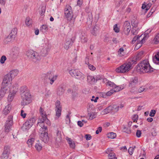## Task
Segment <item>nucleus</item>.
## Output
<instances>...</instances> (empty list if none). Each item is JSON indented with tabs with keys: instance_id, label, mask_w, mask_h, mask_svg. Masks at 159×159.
Returning a JSON list of instances; mask_svg holds the SVG:
<instances>
[{
	"instance_id": "f257e3e1",
	"label": "nucleus",
	"mask_w": 159,
	"mask_h": 159,
	"mask_svg": "<svg viewBox=\"0 0 159 159\" xmlns=\"http://www.w3.org/2000/svg\"><path fill=\"white\" fill-rule=\"evenodd\" d=\"M136 60L130 59L119 67L116 68V71L117 73H124L127 72L132 68V66L136 64Z\"/></svg>"
},
{
	"instance_id": "f03ea898",
	"label": "nucleus",
	"mask_w": 159,
	"mask_h": 159,
	"mask_svg": "<svg viewBox=\"0 0 159 159\" xmlns=\"http://www.w3.org/2000/svg\"><path fill=\"white\" fill-rule=\"evenodd\" d=\"M137 71L142 73H150L153 71L154 69L150 65L148 60H143L137 66Z\"/></svg>"
},
{
	"instance_id": "7ed1b4c3",
	"label": "nucleus",
	"mask_w": 159,
	"mask_h": 159,
	"mask_svg": "<svg viewBox=\"0 0 159 159\" xmlns=\"http://www.w3.org/2000/svg\"><path fill=\"white\" fill-rule=\"evenodd\" d=\"M12 79L7 75L4 78L2 84L1 92L3 93L2 97L9 89V87L11 85Z\"/></svg>"
},
{
	"instance_id": "20e7f679",
	"label": "nucleus",
	"mask_w": 159,
	"mask_h": 159,
	"mask_svg": "<svg viewBox=\"0 0 159 159\" xmlns=\"http://www.w3.org/2000/svg\"><path fill=\"white\" fill-rule=\"evenodd\" d=\"M26 55L28 59L34 62L39 61L41 59V57L36 52L29 50L26 52Z\"/></svg>"
},
{
	"instance_id": "39448f33",
	"label": "nucleus",
	"mask_w": 159,
	"mask_h": 159,
	"mask_svg": "<svg viewBox=\"0 0 159 159\" xmlns=\"http://www.w3.org/2000/svg\"><path fill=\"white\" fill-rule=\"evenodd\" d=\"M21 96L22 99L21 102L22 105H27L31 102V96L29 92L24 94H22Z\"/></svg>"
},
{
	"instance_id": "423d86ee",
	"label": "nucleus",
	"mask_w": 159,
	"mask_h": 159,
	"mask_svg": "<svg viewBox=\"0 0 159 159\" xmlns=\"http://www.w3.org/2000/svg\"><path fill=\"white\" fill-rule=\"evenodd\" d=\"M13 124V117L11 116H9L4 125L5 132L7 133L9 132Z\"/></svg>"
},
{
	"instance_id": "0eeeda50",
	"label": "nucleus",
	"mask_w": 159,
	"mask_h": 159,
	"mask_svg": "<svg viewBox=\"0 0 159 159\" xmlns=\"http://www.w3.org/2000/svg\"><path fill=\"white\" fill-rule=\"evenodd\" d=\"M65 15L68 20H72L73 18V11L71 7L69 5L66 6L65 9Z\"/></svg>"
},
{
	"instance_id": "6e6552de",
	"label": "nucleus",
	"mask_w": 159,
	"mask_h": 159,
	"mask_svg": "<svg viewBox=\"0 0 159 159\" xmlns=\"http://www.w3.org/2000/svg\"><path fill=\"white\" fill-rule=\"evenodd\" d=\"M36 118L31 117L29 118L26 122L23 124L22 128L23 130H27L29 129L35 122Z\"/></svg>"
},
{
	"instance_id": "1a4fd4ad",
	"label": "nucleus",
	"mask_w": 159,
	"mask_h": 159,
	"mask_svg": "<svg viewBox=\"0 0 159 159\" xmlns=\"http://www.w3.org/2000/svg\"><path fill=\"white\" fill-rule=\"evenodd\" d=\"M56 111L55 119H58L61 116V106L60 105V102L59 101H57L55 104Z\"/></svg>"
},
{
	"instance_id": "9d476101",
	"label": "nucleus",
	"mask_w": 159,
	"mask_h": 159,
	"mask_svg": "<svg viewBox=\"0 0 159 159\" xmlns=\"http://www.w3.org/2000/svg\"><path fill=\"white\" fill-rule=\"evenodd\" d=\"M39 111L41 115V117L39 118L38 120H40L42 121H45V123L48 125H50L51 124L50 122L48 119L47 115H46L45 112L44 111L43 109L42 108V107H41Z\"/></svg>"
},
{
	"instance_id": "9b49d317",
	"label": "nucleus",
	"mask_w": 159,
	"mask_h": 159,
	"mask_svg": "<svg viewBox=\"0 0 159 159\" xmlns=\"http://www.w3.org/2000/svg\"><path fill=\"white\" fill-rule=\"evenodd\" d=\"M45 121H42L40 120H38L37 125L41 127L39 129V133L40 134L42 133L47 132L48 129L47 127L45 125Z\"/></svg>"
},
{
	"instance_id": "f8f14e48",
	"label": "nucleus",
	"mask_w": 159,
	"mask_h": 159,
	"mask_svg": "<svg viewBox=\"0 0 159 159\" xmlns=\"http://www.w3.org/2000/svg\"><path fill=\"white\" fill-rule=\"evenodd\" d=\"M131 29V25L129 22L125 21L123 25V32L126 35H128Z\"/></svg>"
},
{
	"instance_id": "ddd939ff",
	"label": "nucleus",
	"mask_w": 159,
	"mask_h": 159,
	"mask_svg": "<svg viewBox=\"0 0 159 159\" xmlns=\"http://www.w3.org/2000/svg\"><path fill=\"white\" fill-rule=\"evenodd\" d=\"M10 153V149L9 146H5L4 147V151L2 155V159H7Z\"/></svg>"
},
{
	"instance_id": "4468645a",
	"label": "nucleus",
	"mask_w": 159,
	"mask_h": 159,
	"mask_svg": "<svg viewBox=\"0 0 159 159\" xmlns=\"http://www.w3.org/2000/svg\"><path fill=\"white\" fill-rule=\"evenodd\" d=\"M41 140L45 143L48 142L49 141V138L47 132H45L41 133L40 135Z\"/></svg>"
},
{
	"instance_id": "2eb2a0df",
	"label": "nucleus",
	"mask_w": 159,
	"mask_h": 159,
	"mask_svg": "<svg viewBox=\"0 0 159 159\" xmlns=\"http://www.w3.org/2000/svg\"><path fill=\"white\" fill-rule=\"evenodd\" d=\"M17 89H15L10 92L7 98V100L9 102H11L17 92Z\"/></svg>"
},
{
	"instance_id": "dca6fc26",
	"label": "nucleus",
	"mask_w": 159,
	"mask_h": 159,
	"mask_svg": "<svg viewBox=\"0 0 159 159\" xmlns=\"http://www.w3.org/2000/svg\"><path fill=\"white\" fill-rule=\"evenodd\" d=\"M34 137L35 136L34 134L33 135H31L29 137V138L27 142V143L29 147L31 148L32 146V145L34 141Z\"/></svg>"
},
{
	"instance_id": "f3484780",
	"label": "nucleus",
	"mask_w": 159,
	"mask_h": 159,
	"mask_svg": "<svg viewBox=\"0 0 159 159\" xmlns=\"http://www.w3.org/2000/svg\"><path fill=\"white\" fill-rule=\"evenodd\" d=\"M18 71L17 70H13L11 71L8 74H7L12 79L16 76L18 73Z\"/></svg>"
},
{
	"instance_id": "a211bd4d",
	"label": "nucleus",
	"mask_w": 159,
	"mask_h": 159,
	"mask_svg": "<svg viewBox=\"0 0 159 159\" xmlns=\"http://www.w3.org/2000/svg\"><path fill=\"white\" fill-rule=\"evenodd\" d=\"M73 43V41L71 39L66 40L64 45V48L66 50L68 49L72 46Z\"/></svg>"
},
{
	"instance_id": "6ab92c4d",
	"label": "nucleus",
	"mask_w": 159,
	"mask_h": 159,
	"mask_svg": "<svg viewBox=\"0 0 159 159\" xmlns=\"http://www.w3.org/2000/svg\"><path fill=\"white\" fill-rule=\"evenodd\" d=\"M11 107V106L10 104H8L3 109L2 111L3 114L5 115H7L10 112Z\"/></svg>"
},
{
	"instance_id": "aec40b11",
	"label": "nucleus",
	"mask_w": 159,
	"mask_h": 159,
	"mask_svg": "<svg viewBox=\"0 0 159 159\" xmlns=\"http://www.w3.org/2000/svg\"><path fill=\"white\" fill-rule=\"evenodd\" d=\"M106 153L109 154V159H116L117 158L115 157V154L112 152L110 149L108 148L107 150L106 151Z\"/></svg>"
},
{
	"instance_id": "412c9836",
	"label": "nucleus",
	"mask_w": 159,
	"mask_h": 159,
	"mask_svg": "<svg viewBox=\"0 0 159 159\" xmlns=\"http://www.w3.org/2000/svg\"><path fill=\"white\" fill-rule=\"evenodd\" d=\"M75 78L79 80H84L85 78V76L83 73L78 70L76 76L75 77Z\"/></svg>"
},
{
	"instance_id": "4be33fe9",
	"label": "nucleus",
	"mask_w": 159,
	"mask_h": 159,
	"mask_svg": "<svg viewBox=\"0 0 159 159\" xmlns=\"http://www.w3.org/2000/svg\"><path fill=\"white\" fill-rule=\"evenodd\" d=\"M55 140L56 143H58L61 142V132L57 131L56 136L55 138Z\"/></svg>"
},
{
	"instance_id": "5701e85b",
	"label": "nucleus",
	"mask_w": 159,
	"mask_h": 159,
	"mask_svg": "<svg viewBox=\"0 0 159 159\" xmlns=\"http://www.w3.org/2000/svg\"><path fill=\"white\" fill-rule=\"evenodd\" d=\"M87 79L88 82L91 84H93L96 82L94 77L92 76L88 75Z\"/></svg>"
},
{
	"instance_id": "b1692460",
	"label": "nucleus",
	"mask_w": 159,
	"mask_h": 159,
	"mask_svg": "<svg viewBox=\"0 0 159 159\" xmlns=\"http://www.w3.org/2000/svg\"><path fill=\"white\" fill-rule=\"evenodd\" d=\"M151 31V30L149 29L145 31V33L144 34V37L141 40V43H143L145 40L147 39L149 37L148 33H150Z\"/></svg>"
},
{
	"instance_id": "393cba45",
	"label": "nucleus",
	"mask_w": 159,
	"mask_h": 159,
	"mask_svg": "<svg viewBox=\"0 0 159 159\" xmlns=\"http://www.w3.org/2000/svg\"><path fill=\"white\" fill-rule=\"evenodd\" d=\"M138 82V79L136 77H135L131 79L130 81L129 86H133L137 84Z\"/></svg>"
},
{
	"instance_id": "a878e982",
	"label": "nucleus",
	"mask_w": 159,
	"mask_h": 159,
	"mask_svg": "<svg viewBox=\"0 0 159 159\" xmlns=\"http://www.w3.org/2000/svg\"><path fill=\"white\" fill-rule=\"evenodd\" d=\"M78 70L77 69H71L69 70V73L72 77H75Z\"/></svg>"
},
{
	"instance_id": "bb28decb",
	"label": "nucleus",
	"mask_w": 159,
	"mask_h": 159,
	"mask_svg": "<svg viewBox=\"0 0 159 159\" xmlns=\"http://www.w3.org/2000/svg\"><path fill=\"white\" fill-rule=\"evenodd\" d=\"M19 49L17 47H15L12 49V54L14 56L18 55L19 53Z\"/></svg>"
},
{
	"instance_id": "cd10ccee",
	"label": "nucleus",
	"mask_w": 159,
	"mask_h": 159,
	"mask_svg": "<svg viewBox=\"0 0 159 159\" xmlns=\"http://www.w3.org/2000/svg\"><path fill=\"white\" fill-rule=\"evenodd\" d=\"M112 110L113 107L112 106H110L104 109L102 112H103L104 114H105L111 112Z\"/></svg>"
},
{
	"instance_id": "c85d7f7f",
	"label": "nucleus",
	"mask_w": 159,
	"mask_h": 159,
	"mask_svg": "<svg viewBox=\"0 0 159 159\" xmlns=\"http://www.w3.org/2000/svg\"><path fill=\"white\" fill-rule=\"evenodd\" d=\"M153 61L155 63L159 64V52H157L153 57Z\"/></svg>"
},
{
	"instance_id": "c756f323",
	"label": "nucleus",
	"mask_w": 159,
	"mask_h": 159,
	"mask_svg": "<svg viewBox=\"0 0 159 159\" xmlns=\"http://www.w3.org/2000/svg\"><path fill=\"white\" fill-rule=\"evenodd\" d=\"M14 38L11 35L9 34L5 39V42L7 43L10 42L12 41Z\"/></svg>"
},
{
	"instance_id": "7c9ffc66",
	"label": "nucleus",
	"mask_w": 159,
	"mask_h": 159,
	"mask_svg": "<svg viewBox=\"0 0 159 159\" xmlns=\"http://www.w3.org/2000/svg\"><path fill=\"white\" fill-rule=\"evenodd\" d=\"M66 139L68 142L70 147L72 148H74L75 147V143L72 141L71 139L70 138L67 137Z\"/></svg>"
},
{
	"instance_id": "2f4dec72",
	"label": "nucleus",
	"mask_w": 159,
	"mask_h": 159,
	"mask_svg": "<svg viewBox=\"0 0 159 159\" xmlns=\"http://www.w3.org/2000/svg\"><path fill=\"white\" fill-rule=\"evenodd\" d=\"M17 29L16 28H15L12 29L9 34H10L14 38H15L17 34Z\"/></svg>"
},
{
	"instance_id": "473e14b6",
	"label": "nucleus",
	"mask_w": 159,
	"mask_h": 159,
	"mask_svg": "<svg viewBox=\"0 0 159 159\" xmlns=\"http://www.w3.org/2000/svg\"><path fill=\"white\" fill-rule=\"evenodd\" d=\"M27 88L25 86H23L20 87V94L21 95L22 94H24L28 91L27 90Z\"/></svg>"
},
{
	"instance_id": "72a5a7b5",
	"label": "nucleus",
	"mask_w": 159,
	"mask_h": 159,
	"mask_svg": "<svg viewBox=\"0 0 159 159\" xmlns=\"http://www.w3.org/2000/svg\"><path fill=\"white\" fill-rule=\"evenodd\" d=\"M143 51H141L138 53L136 58H132V59H135L136 61L137 60H140L141 58L143 57Z\"/></svg>"
},
{
	"instance_id": "f704fd0d",
	"label": "nucleus",
	"mask_w": 159,
	"mask_h": 159,
	"mask_svg": "<svg viewBox=\"0 0 159 159\" xmlns=\"http://www.w3.org/2000/svg\"><path fill=\"white\" fill-rule=\"evenodd\" d=\"M131 23L133 27L136 28L138 26V20L136 19H134L131 21Z\"/></svg>"
},
{
	"instance_id": "c9c22d12",
	"label": "nucleus",
	"mask_w": 159,
	"mask_h": 159,
	"mask_svg": "<svg viewBox=\"0 0 159 159\" xmlns=\"http://www.w3.org/2000/svg\"><path fill=\"white\" fill-rule=\"evenodd\" d=\"M57 75H55L51 79H49L50 80V83L51 84H52L55 81L57 80Z\"/></svg>"
},
{
	"instance_id": "e433bc0d",
	"label": "nucleus",
	"mask_w": 159,
	"mask_h": 159,
	"mask_svg": "<svg viewBox=\"0 0 159 159\" xmlns=\"http://www.w3.org/2000/svg\"><path fill=\"white\" fill-rule=\"evenodd\" d=\"M123 89L124 87L123 86H122L121 87L119 86H117L116 85V87L113 88V90H114V92H119L120 90H121L122 89Z\"/></svg>"
},
{
	"instance_id": "4c0bfd02",
	"label": "nucleus",
	"mask_w": 159,
	"mask_h": 159,
	"mask_svg": "<svg viewBox=\"0 0 159 159\" xmlns=\"http://www.w3.org/2000/svg\"><path fill=\"white\" fill-rule=\"evenodd\" d=\"M35 148L37 151H40L42 149V147L39 143L38 142L35 144Z\"/></svg>"
},
{
	"instance_id": "58836bf2",
	"label": "nucleus",
	"mask_w": 159,
	"mask_h": 159,
	"mask_svg": "<svg viewBox=\"0 0 159 159\" xmlns=\"http://www.w3.org/2000/svg\"><path fill=\"white\" fill-rule=\"evenodd\" d=\"M25 24L27 26H30L32 23V20L30 18L27 17L25 20Z\"/></svg>"
},
{
	"instance_id": "ea45409f",
	"label": "nucleus",
	"mask_w": 159,
	"mask_h": 159,
	"mask_svg": "<svg viewBox=\"0 0 159 159\" xmlns=\"http://www.w3.org/2000/svg\"><path fill=\"white\" fill-rule=\"evenodd\" d=\"M116 134L113 132H111L108 134V137L110 139H113L116 137Z\"/></svg>"
},
{
	"instance_id": "a19ab883",
	"label": "nucleus",
	"mask_w": 159,
	"mask_h": 159,
	"mask_svg": "<svg viewBox=\"0 0 159 159\" xmlns=\"http://www.w3.org/2000/svg\"><path fill=\"white\" fill-rule=\"evenodd\" d=\"M98 33V31L97 28L94 27L93 30L91 31L92 34L94 36H96L97 34Z\"/></svg>"
},
{
	"instance_id": "79ce46f5",
	"label": "nucleus",
	"mask_w": 159,
	"mask_h": 159,
	"mask_svg": "<svg viewBox=\"0 0 159 159\" xmlns=\"http://www.w3.org/2000/svg\"><path fill=\"white\" fill-rule=\"evenodd\" d=\"M124 49L122 48H120L118 51V54L119 56L121 57L124 55Z\"/></svg>"
},
{
	"instance_id": "37998d69",
	"label": "nucleus",
	"mask_w": 159,
	"mask_h": 159,
	"mask_svg": "<svg viewBox=\"0 0 159 159\" xmlns=\"http://www.w3.org/2000/svg\"><path fill=\"white\" fill-rule=\"evenodd\" d=\"M107 85L113 88L116 87V84H115L113 82L111 81H108L107 82Z\"/></svg>"
},
{
	"instance_id": "c03bdc74",
	"label": "nucleus",
	"mask_w": 159,
	"mask_h": 159,
	"mask_svg": "<svg viewBox=\"0 0 159 159\" xmlns=\"http://www.w3.org/2000/svg\"><path fill=\"white\" fill-rule=\"evenodd\" d=\"M48 29V26L46 25H43L42 26L41 30L42 31H47Z\"/></svg>"
},
{
	"instance_id": "a18cd8bd",
	"label": "nucleus",
	"mask_w": 159,
	"mask_h": 159,
	"mask_svg": "<svg viewBox=\"0 0 159 159\" xmlns=\"http://www.w3.org/2000/svg\"><path fill=\"white\" fill-rule=\"evenodd\" d=\"M54 75L53 72L51 71L48 72L47 74V77L49 80L51 79Z\"/></svg>"
},
{
	"instance_id": "49530a36",
	"label": "nucleus",
	"mask_w": 159,
	"mask_h": 159,
	"mask_svg": "<svg viewBox=\"0 0 159 159\" xmlns=\"http://www.w3.org/2000/svg\"><path fill=\"white\" fill-rule=\"evenodd\" d=\"M135 148V146H134V147H130L128 149V152L130 155H132L133 154V152Z\"/></svg>"
},
{
	"instance_id": "de8ad7c7",
	"label": "nucleus",
	"mask_w": 159,
	"mask_h": 159,
	"mask_svg": "<svg viewBox=\"0 0 159 159\" xmlns=\"http://www.w3.org/2000/svg\"><path fill=\"white\" fill-rule=\"evenodd\" d=\"M142 35H141L140 36L139 35L135 36L133 39V40L132 41V43H134L137 40H139V39H140V38L142 36Z\"/></svg>"
},
{
	"instance_id": "09e8293b",
	"label": "nucleus",
	"mask_w": 159,
	"mask_h": 159,
	"mask_svg": "<svg viewBox=\"0 0 159 159\" xmlns=\"http://www.w3.org/2000/svg\"><path fill=\"white\" fill-rule=\"evenodd\" d=\"M89 119L90 120H92L95 117V115L93 112L89 113Z\"/></svg>"
},
{
	"instance_id": "8fccbe9b",
	"label": "nucleus",
	"mask_w": 159,
	"mask_h": 159,
	"mask_svg": "<svg viewBox=\"0 0 159 159\" xmlns=\"http://www.w3.org/2000/svg\"><path fill=\"white\" fill-rule=\"evenodd\" d=\"M138 31L136 30V28L133 27L131 30L132 34L134 35H136L137 34Z\"/></svg>"
},
{
	"instance_id": "3c124183",
	"label": "nucleus",
	"mask_w": 159,
	"mask_h": 159,
	"mask_svg": "<svg viewBox=\"0 0 159 159\" xmlns=\"http://www.w3.org/2000/svg\"><path fill=\"white\" fill-rule=\"evenodd\" d=\"M7 58L5 56H2L0 59V62L2 64H3L5 62V61L6 60Z\"/></svg>"
},
{
	"instance_id": "603ef678",
	"label": "nucleus",
	"mask_w": 159,
	"mask_h": 159,
	"mask_svg": "<svg viewBox=\"0 0 159 159\" xmlns=\"http://www.w3.org/2000/svg\"><path fill=\"white\" fill-rule=\"evenodd\" d=\"M112 107H113V110L116 111H118L119 108V106H117L116 105H112Z\"/></svg>"
},
{
	"instance_id": "864d4df0",
	"label": "nucleus",
	"mask_w": 159,
	"mask_h": 159,
	"mask_svg": "<svg viewBox=\"0 0 159 159\" xmlns=\"http://www.w3.org/2000/svg\"><path fill=\"white\" fill-rule=\"evenodd\" d=\"M156 113V110H152L150 112L149 116L151 117H153L154 116Z\"/></svg>"
},
{
	"instance_id": "5fc2aeb1",
	"label": "nucleus",
	"mask_w": 159,
	"mask_h": 159,
	"mask_svg": "<svg viewBox=\"0 0 159 159\" xmlns=\"http://www.w3.org/2000/svg\"><path fill=\"white\" fill-rule=\"evenodd\" d=\"M113 30L116 33H118L120 31L119 28L117 26V24H115L113 28Z\"/></svg>"
},
{
	"instance_id": "6e6d98bb",
	"label": "nucleus",
	"mask_w": 159,
	"mask_h": 159,
	"mask_svg": "<svg viewBox=\"0 0 159 159\" xmlns=\"http://www.w3.org/2000/svg\"><path fill=\"white\" fill-rule=\"evenodd\" d=\"M139 42L137 43V45H136L135 49H139V48H140L142 46V44L143 43H141V40H139Z\"/></svg>"
},
{
	"instance_id": "4d7b16f0",
	"label": "nucleus",
	"mask_w": 159,
	"mask_h": 159,
	"mask_svg": "<svg viewBox=\"0 0 159 159\" xmlns=\"http://www.w3.org/2000/svg\"><path fill=\"white\" fill-rule=\"evenodd\" d=\"M70 113H69L66 116V121L68 123H70Z\"/></svg>"
},
{
	"instance_id": "13d9d810",
	"label": "nucleus",
	"mask_w": 159,
	"mask_h": 159,
	"mask_svg": "<svg viewBox=\"0 0 159 159\" xmlns=\"http://www.w3.org/2000/svg\"><path fill=\"white\" fill-rule=\"evenodd\" d=\"M145 89L143 86L140 87L137 91V93H141L143 92L145 90Z\"/></svg>"
},
{
	"instance_id": "bf43d9fd",
	"label": "nucleus",
	"mask_w": 159,
	"mask_h": 159,
	"mask_svg": "<svg viewBox=\"0 0 159 159\" xmlns=\"http://www.w3.org/2000/svg\"><path fill=\"white\" fill-rule=\"evenodd\" d=\"M141 134L142 133L141 131L139 130H138L137 131L136 134L137 137L139 138L140 137Z\"/></svg>"
},
{
	"instance_id": "052dcab7",
	"label": "nucleus",
	"mask_w": 159,
	"mask_h": 159,
	"mask_svg": "<svg viewBox=\"0 0 159 159\" xmlns=\"http://www.w3.org/2000/svg\"><path fill=\"white\" fill-rule=\"evenodd\" d=\"M81 41L83 43L86 42L88 40L86 37L83 36H82L81 37Z\"/></svg>"
},
{
	"instance_id": "680f3d73",
	"label": "nucleus",
	"mask_w": 159,
	"mask_h": 159,
	"mask_svg": "<svg viewBox=\"0 0 159 159\" xmlns=\"http://www.w3.org/2000/svg\"><path fill=\"white\" fill-rule=\"evenodd\" d=\"M115 93L114 90L113 89L109 91L108 92L106 93V95L107 96H109L112 95L113 93Z\"/></svg>"
},
{
	"instance_id": "e2e57ef3",
	"label": "nucleus",
	"mask_w": 159,
	"mask_h": 159,
	"mask_svg": "<svg viewBox=\"0 0 159 159\" xmlns=\"http://www.w3.org/2000/svg\"><path fill=\"white\" fill-rule=\"evenodd\" d=\"M138 116L137 115H134L133 116L132 119L134 121V122H135L136 121H136L138 119Z\"/></svg>"
},
{
	"instance_id": "0e129e2a",
	"label": "nucleus",
	"mask_w": 159,
	"mask_h": 159,
	"mask_svg": "<svg viewBox=\"0 0 159 159\" xmlns=\"http://www.w3.org/2000/svg\"><path fill=\"white\" fill-rule=\"evenodd\" d=\"M85 138L87 140H89L91 139L92 137L90 134H86L85 136Z\"/></svg>"
},
{
	"instance_id": "69168bd1",
	"label": "nucleus",
	"mask_w": 159,
	"mask_h": 159,
	"mask_svg": "<svg viewBox=\"0 0 159 159\" xmlns=\"http://www.w3.org/2000/svg\"><path fill=\"white\" fill-rule=\"evenodd\" d=\"M130 92L132 93H137V89L135 87H133L130 90Z\"/></svg>"
},
{
	"instance_id": "338daca9",
	"label": "nucleus",
	"mask_w": 159,
	"mask_h": 159,
	"mask_svg": "<svg viewBox=\"0 0 159 159\" xmlns=\"http://www.w3.org/2000/svg\"><path fill=\"white\" fill-rule=\"evenodd\" d=\"M20 115L21 116H22L23 118H25L26 117V114L24 112L23 110H21V111Z\"/></svg>"
},
{
	"instance_id": "774afa93",
	"label": "nucleus",
	"mask_w": 159,
	"mask_h": 159,
	"mask_svg": "<svg viewBox=\"0 0 159 159\" xmlns=\"http://www.w3.org/2000/svg\"><path fill=\"white\" fill-rule=\"evenodd\" d=\"M152 4L151 3H149L147 4V5H145V7H146V10L148 11L150 8Z\"/></svg>"
}]
</instances>
